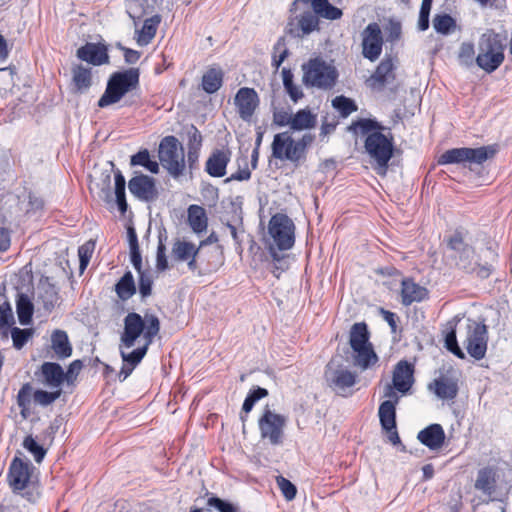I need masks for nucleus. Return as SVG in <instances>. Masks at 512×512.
Instances as JSON below:
<instances>
[{"label":"nucleus","mask_w":512,"mask_h":512,"mask_svg":"<svg viewBox=\"0 0 512 512\" xmlns=\"http://www.w3.org/2000/svg\"><path fill=\"white\" fill-rule=\"evenodd\" d=\"M123 324L119 343L123 360V366L118 374L121 381L127 379L140 364L160 331L159 318L150 313L141 316L136 312H130L125 316Z\"/></svg>","instance_id":"f257e3e1"},{"label":"nucleus","mask_w":512,"mask_h":512,"mask_svg":"<svg viewBox=\"0 0 512 512\" xmlns=\"http://www.w3.org/2000/svg\"><path fill=\"white\" fill-rule=\"evenodd\" d=\"M299 2L311 4L313 11H305L299 17L288 22L287 31L293 37H303L318 28V16L329 20H337L342 16V11L331 5L328 0H295L293 6Z\"/></svg>","instance_id":"f03ea898"},{"label":"nucleus","mask_w":512,"mask_h":512,"mask_svg":"<svg viewBox=\"0 0 512 512\" xmlns=\"http://www.w3.org/2000/svg\"><path fill=\"white\" fill-rule=\"evenodd\" d=\"M314 139L315 136L309 133L302 135L298 140H295L289 131L277 133L271 144L272 157L298 166L306 160L307 150Z\"/></svg>","instance_id":"7ed1b4c3"},{"label":"nucleus","mask_w":512,"mask_h":512,"mask_svg":"<svg viewBox=\"0 0 512 512\" xmlns=\"http://www.w3.org/2000/svg\"><path fill=\"white\" fill-rule=\"evenodd\" d=\"M504 49L501 35L487 30L479 38L477 65L487 73L494 72L504 61Z\"/></svg>","instance_id":"20e7f679"},{"label":"nucleus","mask_w":512,"mask_h":512,"mask_svg":"<svg viewBox=\"0 0 512 512\" xmlns=\"http://www.w3.org/2000/svg\"><path fill=\"white\" fill-rule=\"evenodd\" d=\"M349 344L353 350V364L366 370L378 361L372 344L369 342V332L364 322L355 323L350 329Z\"/></svg>","instance_id":"39448f33"},{"label":"nucleus","mask_w":512,"mask_h":512,"mask_svg":"<svg viewBox=\"0 0 512 512\" xmlns=\"http://www.w3.org/2000/svg\"><path fill=\"white\" fill-rule=\"evenodd\" d=\"M139 85V71L130 68L113 73L107 83L104 94L98 101L99 107H106L119 102L122 97Z\"/></svg>","instance_id":"423d86ee"},{"label":"nucleus","mask_w":512,"mask_h":512,"mask_svg":"<svg viewBox=\"0 0 512 512\" xmlns=\"http://www.w3.org/2000/svg\"><path fill=\"white\" fill-rule=\"evenodd\" d=\"M158 158L162 167L174 179L184 175L186 170L185 152L175 136H166L160 141Z\"/></svg>","instance_id":"0eeeda50"},{"label":"nucleus","mask_w":512,"mask_h":512,"mask_svg":"<svg viewBox=\"0 0 512 512\" xmlns=\"http://www.w3.org/2000/svg\"><path fill=\"white\" fill-rule=\"evenodd\" d=\"M302 69L303 82L311 87L330 89L338 77L336 68L320 58L311 59Z\"/></svg>","instance_id":"6e6552de"},{"label":"nucleus","mask_w":512,"mask_h":512,"mask_svg":"<svg viewBox=\"0 0 512 512\" xmlns=\"http://www.w3.org/2000/svg\"><path fill=\"white\" fill-rule=\"evenodd\" d=\"M368 155L375 160L376 171L379 175H385L388 163L393 156V141L380 131H374L367 135L364 145Z\"/></svg>","instance_id":"1a4fd4ad"},{"label":"nucleus","mask_w":512,"mask_h":512,"mask_svg":"<svg viewBox=\"0 0 512 512\" xmlns=\"http://www.w3.org/2000/svg\"><path fill=\"white\" fill-rule=\"evenodd\" d=\"M497 149L494 146H482L478 148H453L445 151L439 158V165L447 164H482L488 159L494 157Z\"/></svg>","instance_id":"9d476101"},{"label":"nucleus","mask_w":512,"mask_h":512,"mask_svg":"<svg viewBox=\"0 0 512 512\" xmlns=\"http://www.w3.org/2000/svg\"><path fill=\"white\" fill-rule=\"evenodd\" d=\"M450 249L458 253L457 265L466 272H477L481 277H487L490 274V268L481 266L478 256L474 249L465 244L460 233H455L449 240Z\"/></svg>","instance_id":"9b49d317"},{"label":"nucleus","mask_w":512,"mask_h":512,"mask_svg":"<svg viewBox=\"0 0 512 512\" xmlns=\"http://www.w3.org/2000/svg\"><path fill=\"white\" fill-rule=\"evenodd\" d=\"M268 233L279 250H289L295 242V225L285 214L277 213L269 221Z\"/></svg>","instance_id":"f8f14e48"},{"label":"nucleus","mask_w":512,"mask_h":512,"mask_svg":"<svg viewBox=\"0 0 512 512\" xmlns=\"http://www.w3.org/2000/svg\"><path fill=\"white\" fill-rule=\"evenodd\" d=\"M413 374L414 366L411 363L406 360L399 361L393 370L392 384L384 387V397L389 399L397 397L394 389L402 394L407 393L414 383Z\"/></svg>","instance_id":"ddd939ff"},{"label":"nucleus","mask_w":512,"mask_h":512,"mask_svg":"<svg viewBox=\"0 0 512 512\" xmlns=\"http://www.w3.org/2000/svg\"><path fill=\"white\" fill-rule=\"evenodd\" d=\"M488 343V331L485 324L471 321L467 325V335L464 346L468 354L475 360L485 357Z\"/></svg>","instance_id":"4468645a"},{"label":"nucleus","mask_w":512,"mask_h":512,"mask_svg":"<svg viewBox=\"0 0 512 512\" xmlns=\"http://www.w3.org/2000/svg\"><path fill=\"white\" fill-rule=\"evenodd\" d=\"M362 55L364 58L374 62L381 53L384 44L381 28L378 23H369L361 32Z\"/></svg>","instance_id":"2eb2a0df"},{"label":"nucleus","mask_w":512,"mask_h":512,"mask_svg":"<svg viewBox=\"0 0 512 512\" xmlns=\"http://www.w3.org/2000/svg\"><path fill=\"white\" fill-rule=\"evenodd\" d=\"M285 418L266 409L259 419V429L261 437L268 439L272 445H278L282 442L283 427Z\"/></svg>","instance_id":"dca6fc26"},{"label":"nucleus","mask_w":512,"mask_h":512,"mask_svg":"<svg viewBox=\"0 0 512 512\" xmlns=\"http://www.w3.org/2000/svg\"><path fill=\"white\" fill-rule=\"evenodd\" d=\"M325 379L333 390L344 392L356 383V374L331 360L326 366Z\"/></svg>","instance_id":"f3484780"},{"label":"nucleus","mask_w":512,"mask_h":512,"mask_svg":"<svg viewBox=\"0 0 512 512\" xmlns=\"http://www.w3.org/2000/svg\"><path fill=\"white\" fill-rule=\"evenodd\" d=\"M259 96L253 88H240L234 98V104L237 107L240 118L244 121H250L259 106Z\"/></svg>","instance_id":"a211bd4d"},{"label":"nucleus","mask_w":512,"mask_h":512,"mask_svg":"<svg viewBox=\"0 0 512 512\" xmlns=\"http://www.w3.org/2000/svg\"><path fill=\"white\" fill-rule=\"evenodd\" d=\"M128 188L136 198L146 202L155 200L158 195L154 178L144 174L132 177Z\"/></svg>","instance_id":"6ab92c4d"},{"label":"nucleus","mask_w":512,"mask_h":512,"mask_svg":"<svg viewBox=\"0 0 512 512\" xmlns=\"http://www.w3.org/2000/svg\"><path fill=\"white\" fill-rule=\"evenodd\" d=\"M31 464L15 457L9 467L8 480L14 491L25 489L31 477Z\"/></svg>","instance_id":"aec40b11"},{"label":"nucleus","mask_w":512,"mask_h":512,"mask_svg":"<svg viewBox=\"0 0 512 512\" xmlns=\"http://www.w3.org/2000/svg\"><path fill=\"white\" fill-rule=\"evenodd\" d=\"M401 303L410 306L415 302H422L428 297V290L416 283L411 278H404L401 281Z\"/></svg>","instance_id":"412c9836"},{"label":"nucleus","mask_w":512,"mask_h":512,"mask_svg":"<svg viewBox=\"0 0 512 512\" xmlns=\"http://www.w3.org/2000/svg\"><path fill=\"white\" fill-rule=\"evenodd\" d=\"M417 439L430 450H438L444 444L445 432L440 424H431L418 433Z\"/></svg>","instance_id":"4be33fe9"},{"label":"nucleus","mask_w":512,"mask_h":512,"mask_svg":"<svg viewBox=\"0 0 512 512\" xmlns=\"http://www.w3.org/2000/svg\"><path fill=\"white\" fill-rule=\"evenodd\" d=\"M77 57L82 61H86L96 66L108 63L109 61L106 48L94 43H87L80 47L77 50Z\"/></svg>","instance_id":"5701e85b"},{"label":"nucleus","mask_w":512,"mask_h":512,"mask_svg":"<svg viewBox=\"0 0 512 512\" xmlns=\"http://www.w3.org/2000/svg\"><path fill=\"white\" fill-rule=\"evenodd\" d=\"M230 161L228 150H216L206 161V172L212 177H223L226 174V167Z\"/></svg>","instance_id":"b1692460"},{"label":"nucleus","mask_w":512,"mask_h":512,"mask_svg":"<svg viewBox=\"0 0 512 512\" xmlns=\"http://www.w3.org/2000/svg\"><path fill=\"white\" fill-rule=\"evenodd\" d=\"M429 387L440 399L451 400L458 394L457 380L446 376H441L435 379Z\"/></svg>","instance_id":"393cba45"},{"label":"nucleus","mask_w":512,"mask_h":512,"mask_svg":"<svg viewBox=\"0 0 512 512\" xmlns=\"http://www.w3.org/2000/svg\"><path fill=\"white\" fill-rule=\"evenodd\" d=\"M41 373L43 376V382L51 387L61 389V385L64 382V370L58 363L45 362L41 366Z\"/></svg>","instance_id":"a878e982"},{"label":"nucleus","mask_w":512,"mask_h":512,"mask_svg":"<svg viewBox=\"0 0 512 512\" xmlns=\"http://www.w3.org/2000/svg\"><path fill=\"white\" fill-rule=\"evenodd\" d=\"M187 222L196 234L206 231L208 218L205 209L199 205H190L187 209Z\"/></svg>","instance_id":"bb28decb"},{"label":"nucleus","mask_w":512,"mask_h":512,"mask_svg":"<svg viewBox=\"0 0 512 512\" xmlns=\"http://www.w3.org/2000/svg\"><path fill=\"white\" fill-rule=\"evenodd\" d=\"M51 348L59 359H65L71 356L72 346L65 331L55 330L52 333Z\"/></svg>","instance_id":"cd10ccee"},{"label":"nucleus","mask_w":512,"mask_h":512,"mask_svg":"<svg viewBox=\"0 0 512 512\" xmlns=\"http://www.w3.org/2000/svg\"><path fill=\"white\" fill-rule=\"evenodd\" d=\"M317 124V115L311 111L309 108H304L298 110L295 114L292 115V123L291 130L293 131H303L309 130L316 126Z\"/></svg>","instance_id":"c85d7f7f"},{"label":"nucleus","mask_w":512,"mask_h":512,"mask_svg":"<svg viewBox=\"0 0 512 512\" xmlns=\"http://www.w3.org/2000/svg\"><path fill=\"white\" fill-rule=\"evenodd\" d=\"M160 22L161 18L159 15H154L145 19L142 28L136 31V40L140 46H146L152 41L156 35Z\"/></svg>","instance_id":"c756f323"},{"label":"nucleus","mask_w":512,"mask_h":512,"mask_svg":"<svg viewBox=\"0 0 512 512\" xmlns=\"http://www.w3.org/2000/svg\"><path fill=\"white\" fill-rule=\"evenodd\" d=\"M395 401L386 400L381 403L379 407V419L383 429H391L396 426V403L397 397H394Z\"/></svg>","instance_id":"7c9ffc66"},{"label":"nucleus","mask_w":512,"mask_h":512,"mask_svg":"<svg viewBox=\"0 0 512 512\" xmlns=\"http://www.w3.org/2000/svg\"><path fill=\"white\" fill-rule=\"evenodd\" d=\"M73 84L79 93L87 91L92 83L91 69L82 65H77L72 69Z\"/></svg>","instance_id":"2f4dec72"},{"label":"nucleus","mask_w":512,"mask_h":512,"mask_svg":"<svg viewBox=\"0 0 512 512\" xmlns=\"http://www.w3.org/2000/svg\"><path fill=\"white\" fill-rule=\"evenodd\" d=\"M33 304L26 294H19L16 301V311L21 325H28L33 315Z\"/></svg>","instance_id":"473e14b6"},{"label":"nucleus","mask_w":512,"mask_h":512,"mask_svg":"<svg viewBox=\"0 0 512 512\" xmlns=\"http://www.w3.org/2000/svg\"><path fill=\"white\" fill-rule=\"evenodd\" d=\"M222 82L223 72L220 69L211 68L202 77V87L209 94L218 91Z\"/></svg>","instance_id":"72a5a7b5"},{"label":"nucleus","mask_w":512,"mask_h":512,"mask_svg":"<svg viewBox=\"0 0 512 512\" xmlns=\"http://www.w3.org/2000/svg\"><path fill=\"white\" fill-rule=\"evenodd\" d=\"M200 251V247H196L193 243L178 240L173 244L172 253L179 261H187L190 257H196Z\"/></svg>","instance_id":"f704fd0d"},{"label":"nucleus","mask_w":512,"mask_h":512,"mask_svg":"<svg viewBox=\"0 0 512 512\" xmlns=\"http://www.w3.org/2000/svg\"><path fill=\"white\" fill-rule=\"evenodd\" d=\"M394 65L391 59H383L372 75V79L379 85L390 83L394 79Z\"/></svg>","instance_id":"c9c22d12"},{"label":"nucleus","mask_w":512,"mask_h":512,"mask_svg":"<svg viewBox=\"0 0 512 512\" xmlns=\"http://www.w3.org/2000/svg\"><path fill=\"white\" fill-rule=\"evenodd\" d=\"M115 290L119 298L122 300H127L135 294L136 287L133 275L130 271L126 272L117 282Z\"/></svg>","instance_id":"e433bc0d"},{"label":"nucleus","mask_w":512,"mask_h":512,"mask_svg":"<svg viewBox=\"0 0 512 512\" xmlns=\"http://www.w3.org/2000/svg\"><path fill=\"white\" fill-rule=\"evenodd\" d=\"M495 478L491 469L484 468L478 471L475 488L490 495L494 491Z\"/></svg>","instance_id":"4c0bfd02"},{"label":"nucleus","mask_w":512,"mask_h":512,"mask_svg":"<svg viewBox=\"0 0 512 512\" xmlns=\"http://www.w3.org/2000/svg\"><path fill=\"white\" fill-rule=\"evenodd\" d=\"M130 164L132 166H143L153 174L159 172L158 162L150 159V154L147 149L141 150L131 157Z\"/></svg>","instance_id":"58836bf2"},{"label":"nucleus","mask_w":512,"mask_h":512,"mask_svg":"<svg viewBox=\"0 0 512 512\" xmlns=\"http://www.w3.org/2000/svg\"><path fill=\"white\" fill-rule=\"evenodd\" d=\"M433 27L437 33L449 35L456 29V21L448 14H437L433 19Z\"/></svg>","instance_id":"ea45409f"},{"label":"nucleus","mask_w":512,"mask_h":512,"mask_svg":"<svg viewBox=\"0 0 512 512\" xmlns=\"http://www.w3.org/2000/svg\"><path fill=\"white\" fill-rule=\"evenodd\" d=\"M282 80L284 88L293 102L296 103L303 97L301 88L293 82V73L290 69L284 68L282 70Z\"/></svg>","instance_id":"a19ab883"},{"label":"nucleus","mask_w":512,"mask_h":512,"mask_svg":"<svg viewBox=\"0 0 512 512\" xmlns=\"http://www.w3.org/2000/svg\"><path fill=\"white\" fill-rule=\"evenodd\" d=\"M115 180V196L119 210L124 213L127 210V202L125 198L126 181L121 171H116L114 175Z\"/></svg>","instance_id":"79ce46f5"},{"label":"nucleus","mask_w":512,"mask_h":512,"mask_svg":"<svg viewBox=\"0 0 512 512\" xmlns=\"http://www.w3.org/2000/svg\"><path fill=\"white\" fill-rule=\"evenodd\" d=\"M332 106L340 113L342 117H348L351 113L357 111L355 102L345 96H337L332 100Z\"/></svg>","instance_id":"37998d69"},{"label":"nucleus","mask_w":512,"mask_h":512,"mask_svg":"<svg viewBox=\"0 0 512 512\" xmlns=\"http://www.w3.org/2000/svg\"><path fill=\"white\" fill-rule=\"evenodd\" d=\"M33 388L30 383H25L18 392L17 404L21 408V415L26 418L29 411Z\"/></svg>","instance_id":"c03bdc74"},{"label":"nucleus","mask_w":512,"mask_h":512,"mask_svg":"<svg viewBox=\"0 0 512 512\" xmlns=\"http://www.w3.org/2000/svg\"><path fill=\"white\" fill-rule=\"evenodd\" d=\"M23 447L33 455L37 463H40L46 455V450L31 435L25 437Z\"/></svg>","instance_id":"a18cd8bd"},{"label":"nucleus","mask_w":512,"mask_h":512,"mask_svg":"<svg viewBox=\"0 0 512 512\" xmlns=\"http://www.w3.org/2000/svg\"><path fill=\"white\" fill-rule=\"evenodd\" d=\"M33 336L32 329H20L18 327H13L11 329V337L13 341L14 348L20 350L24 347V345L28 342V340Z\"/></svg>","instance_id":"49530a36"},{"label":"nucleus","mask_w":512,"mask_h":512,"mask_svg":"<svg viewBox=\"0 0 512 512\" xmlns=\"http://www.w3.org/2000/svg\"><path fill=\"white\" fill-rule=\"evenodd\" d=\"M289 54L284 38H279L273 48L272 66L278 69Z\"/></svg>","instance_id":"de8ad7c7"},{"label":"nucleus","mask_w":512,"mask_h":512,"mask_svg":"<svg viewBox=\"0 0 512 512\" xmlns=\"http://www.w3.org/2000/svg\"><path fill=\"white\" fill-rule=\"evenodd\" d=\"M62 390L57 389L53 392H48L45 390H36L33 393L34 401L41 406H48L56 401L61 396Z\"/></svg>","instance_id":"09e8293b"},{"label":"nucleus","mask_w":512,"mask_h":512,"mask_svg":"<svg viewBox=\"0 0 512 512\" xmlns=\"http://www.w3.org/2000/svg\"><path fill=\"white\" fill-rule=\"evenodd\" d=\"M350 130L354 132H361L362 134H370L374 131H379L381 126L378 122L371 119H359L356 122H353L349 127Z\"/></svg>","instance_id":"8fccbe9b"},{"label":"nucleus","mask_w":512,"mask_h":512,"mask_svg":"<svg viewBox=\"0 0 512 512\" xmlns=\"http://www.w3.org/2000/svg\"><path fill=\"white\" fill-rule=\"evenodd\" d=\"M95 249V242L93 240H89L81 245L78 249V255L80 259V269L83 271L92 257V254Z\"/></svg>","instance_id":"3c124183"},{"label":"nucleus","mask_w":512,"mask_h":512,"mask_svg":"<svg viewBox=\"0 0 512 512\" xmlns=\"http://www.w3.org/2000/svg\"><path fill=\"white\" fill-rule=\"evenodd\" d=\"M475 55L474 45L470 42H464L461 44L458 59L459 62L464 66H471Z\"/></svg>","instance_id":"603ef678"},{"label":"nucleus","mask_w":512,"mask_h":512,"mask_svg":"<svg viewBox=\"0 0 512 512\" xmlns=\"http://www.w3.org/2000/svg\"><path fill=\"white\" fill-rule=\"evenodd\" d=\"M39 297L42 300L44 308L48 311H51L58 302V293L53 286L45 287Z\"/></svg>","instance_id":"864d4df0"},{"label":"nucleus","mask_w":512,"mask_h":512,"mask_svg":"<svg viewBox=\"0 0 512 512\" xmlns=\"http://www.w3.org/2000/svg\"><path fill=\"white\" fill-rule=\"evenodd\" d=\"M432 7V0H423L419 13L418 28L425 31L429 28V15Z\"/></svg>","instance_id":"5fc2aeb1"},{"label":"nucleus","mask_w":512,"mask_h":512,"mask_svg":"<svg viewBox=\"0 0 512 512\" xmlns=\"http://www.w3.org/2000/svg\"><path fill=\"white\" fill-rule=\"evenodd\" d=\"M293 113L285 109H275L273 111V124L278 127L289 126L291 128Z\"/></svg>","instance_id":"6e6d98bb"},{"label":"nucleus","mask_w":512,"mask_h":512,"mask_svg":"<svg viewBox=\"0 0 512 512\" xmlns=\"http://www.w3.org/2000/svg\"><path fill=\"white\" fill-rule=\"evenodd\" d=\"M277 484H278V487L280 488L283 496L287 500L290 501L296 497L297 490H296L295 485L291 481L284 478L283 476H279V477H277Z\"/></svg>","instance_id":"4d7b16f0"},{"label":"nucleus","mask_w":512,"mask_h":512,"mask_svg":"<svg viewBox=\"0 0 512 512\" xmlns=\"http://www.w3.org/2000/svg\"><path fill=\"white\" fill-rule=\"evenodd\" d=\"M207 505L209 507L217 509L219 512H236V507L225 500H222L218 497L212 496L207 500Z\"/></svg>","instance_id":"13d9d810"},{"label":"nucleus","mask_w":512,"mask_h":512,"mask_svg":"<svg viewBox=\"0 0 512 512\" xmlns=\"http://www.w3.org/2000/svg\"><path fill=\"white\" fill-rule=\"evenodd\" d=\"M14 323L12 308L8 302L0 304V328H7Z\"/></svg>","instance_id":"bf43d9fd"},{"label":"nucleus","mask_w":512,"mask_h":512,"mask_svg":"<svg viewBox=\"0 0 512 512\" xmlns=\"http://www.w3.org/2000/svg\"><path fill=\"white\" fill-rule=\"evenodd\" d=\"M445 346L450 352H452L458 358L464 359L466 357L465 353L458 346L456 333L454 330H452L446 335Z\"/></svg>","instance_id":"052dcab7"},{"label":"nucleus","mask_w":512,"mask_h":512,"mask_svg":"<svg viewBox=\"0 0 512 512\" xmlns=\"http://www.w3.org/2000/svg\"><path fill=\"white\" fill-rule=\"evenodd\" d=\"M82 368V361L74 360L72 363H70L67 371L64 372V381H67L68 383H73V381L77 378Z\"/></svg>","instance_id":"680f3d73"},{"label":"nucleus","mask_w":512,"mask_h":512,"mask_svg":"<svg viewBox=\"0 0 512 512\" xmlns=\"http://www.w3.org/2000/svg\"><path fill=\"white\" fill-rule=\"evenodd\" d=\"M139 274V292L142 297H147L151 294L152 291V280L150 276L146 275L144 272Z\"/></svg>","instance_id":"e2e57ef3"},{"label":"nucleus","mask_w":512,"mask_h":512,"mask_svg":"<svg viewBox=\"0 0 512 512\" xmlns=\"http://www.w3.org/2000/svg\"><path fill=\"white\" fill-rule=\"evenodd\" d=\"M166 248L164 244L161 242L158 245L157 248V257H156V268L159 271H164L168 268V261L165 254Z\"/></svg>","instance_id":"0e129e2a"},{"label":"nucleus","mask_w":512,"mask_h":512,"mask_svg":"<svg viewBox=\"0 0 512 512\" xmlns=\"http://www.w3.org/2000/svg\"><path fill=\"white\" fill-rule=\"evenodd\" d=\"M251 177V172L248 168V164L247 162L245 161L244 163V167L243 168H239L238 171H236L235 173H233L226 181H245V180H249Z\"/></svg>","instance_id":"69168bd1"},{"label":"nucleus","mask_w":512,"mask_h":512,"mask_svg":"<svg viewBox=\"0 0 512 512\" xmlns=\"http://www.w3.org/2000/svg\"><path fill=\"white\" fill-rule=\"evenodd\" d=\"M199 158V149L194 148L193 146L189 147L187 153V162L189 168L192 170L196 167Z\"/></svg>","instance_id":"338daca9"},{"label":"nucleus","mask_w":512,"mask_h":512,"mask_svg":"<svg viewBox=\"0 0 512 512\" xmlns=\"http://www.w3.org/2000/svg\"><path fill=\"white\" fill-rule=\"evenodd\" d=\"M192 129L193 131L189 134V147L193 146L200 149L202 143L201 133L195 127H192Z\"/></svg>","instance_id":"774afa93"}]
</instances>
